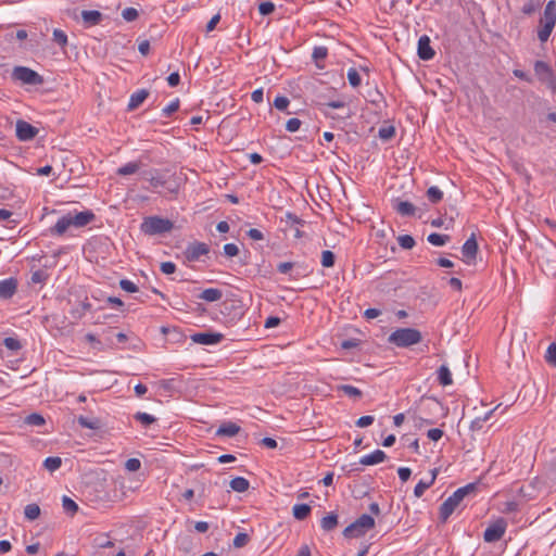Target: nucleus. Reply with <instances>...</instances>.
Instances as JSON below:
<instances>
[{"mask_svg":"<svg viewBox=\"0 0 556 556\" xmlns=\"http://www.w3.org/2000/svg\"><path fill=\"white\" fill-rule=\"evenodd\" d=\"M248 236L252 239V240H263L264 239V235L261 230L256 229V228H251L249 231H248Z\"/></svg>","mask_w":556,"mask_h":556,"instance_id":"obj_62","label":"nucleus"},{"mask_svg":"<svg viewBox=\"0 0 556 556\" xmlns=\"http://www.w3.org/2000/svg\"><path fill=\"white\" fill-rule=\"evenodd\" d=\"M478 490V483L471 482L457 489L440 506L439 518L445 522L450 516L460 506L462 502L468 496H475Z\"/></svg>","mask_w":556,"mask_h":556,"instance_id":"obj_2","label":"nucleus"},{"mask_svg":"<svg viewBox=\"0 0 556 556\" xmlns=\"http://www.w3.org/2000/svg\"><path fill=\"white\" fill-rule=\"evenodd\" d=\"M395 135V128L393 126H384L379 129V138L382 140H390Z\"/></svg>","mask_w":556,"mask_h":556,"instance_id":"obj_46","label":"nucleus"},{"mask_svg":"<svg viewBox=\"0 0 556 556\" xmlns=\"http://www.w3.org/2000/svg\"><path fill=\"white\" fill-rule=\"evenodd\" d=\"M290 104V101L287 97L278 96L274 100V106L279 111H285Z\"/></svg>","mask_w":556,"mask_h":556,"instance_id":"obj_48","label":"nucleus"},{"mask_svg":"<svg viewBox=\"0 0 556 556\" xmlns=\"http://www.w3.org/2000/svg\"><path fill=\"white\" fill-rule=\"evenodd\" d=\"M258 11L262 15H269L275 11V4L273 2L266 1L262 2L258 5Z\"/></svg>","mask_w":556,"mask_h":556,"instance_id":"obj_54","label":"nucleus"},{"mask_svg":"<svg viewBox=\"0 0 556 556\" xmlns=\"http://www.w3.org/2000/svg\"><path fill=\"white\" fill-rule=\"evenodd\" d=\"M450 239L451 238L448 235H441L437 232L430 233L427 238L428 242L435 247H442L450 241Z\"/></svg>","mask_w":556,"mask_h":556,"instance_id":"obj_28","label":"nucleus"},{"mask_svg":"<svg viewBox=\"0 0 556 556\" xmlns=\"http://www.w3.org/2000/svg\"><path fill=\"white\" fill-rule=\"evenodd\" d=\"M387 454L381 450H376L371 454L365 455L359 459V464L364 466H371L383 462Z\"/></svg>","mask_w":556,"mask_h":556,"instance_id":"obj_17","label":"nucleus"},{"mask_svg":"<svg viewBox=\"0 0 556 556\" xmlns=\"http://www.w3.org/2000/svg\"><path fill=\"white\" fill-rule=\"evenodd\" d=\"M62 507L65 513L74 515L78 510V505L71 497L64 495L62 497Z\"/></svg>","mask_w":556,"mask_h":556,"instance_id":"obj_33","label":"nucleus"},{"mask_svg":"<svg viewBox=\"0 0 556 556\" xmlns=\"http://www.w3.org/2000/svg\"><path fill=\"white\" fill-rule=\"evenodd\" d=\"M280 318L277 316H270L265 321V328H274L280 324Z\"/></svg>","mask_w":556,"mask_h":556,"instance_id":"obj_63","label":"nucleus"},{"mask_svg":"<svg viewBox=\"0 0 556 556\" xmlns=\"http://www.w3.org/2000/svg\"><path fill=\"white\" fill-rule=\"evenodd\" d=\"M311 506L307 504H296L293 506L292 513L293 517L298 520H304L311 514Z\"/></svg>","mask_w":556,"mask_h":556,"instance_id":"obj_26","label":"nucleus"},{"mask_svg":"<svg viewBox=\"0 0 556 556\" xmlns=\"http://www.w3.org/2000/svg\"><path fill=\"white\" fill-rule=\"evenodd\" d=\"M376 522L374 517L367 514L359 516L354 522L349 525L343 530V536L346 539H356L364 536L369 530L375 527Z\"/></svg>","mask_w":556,"mask_h":556,"instance_id":"obj_5","label":"nucleus"},{"mask_svg":"<svg viewBox=\"0 0 556 556\" xmlns=\"http://www.w3.org/2000/svg\"><path fill=\"white\" fill-rule=\"evenodd\" d=\"M17 288V282L13 278H8L0 281V299H10L14 295Z\"/></svg>","mask_w":556,"mask_h":556,"instance_id":"obj_15","label":"nucleus"},{"mask_svg":"<svg viewBox=\"0 0 556 556\" xmlns=\"http://www.w3.org/2000/svg\"><path fill=\"white\" fill-rule=\"evenodd\" d=\"M555 26L548 24H541L538 30V38L541 42L547 41Z\"/></svg>","mask_w":556,"mask_h":556,"instance_id":"obj_35","label":"nucleus"},{"mask_svg":"<svg viewBox=\"0 0 556 556\" xmlns=\"http://www.w3.org/2000/svg\"><path fill=\"white\" fill-rule=\"evenodd\" d=\"M534 73L542 83H546L551 88H554L555 77L547 63L544 61H535Z\"/></svg>","mask_w":556,"mask_h":556,"instance_id":"obj_11","label":"nucleus"},{"mask_svg":"<svg viewBox=\"0 0 556 556\" xmlns=\"http://www.w3.org/2000/svg\"><path fill=\"white\" fill-rule=\"evenodd\" d=\"M12 78L25 85H40L42 83V77L26 66H15L12 72Z\"/></svg>","mask_w":556,"mask_h":556,"instance_id":"obj_7","label":"nucleus"},{"mask_svg":"<svg viewBox=\"0 0 556 556\" xmlns=\"http://www.w3.org/2000/svg\"><path fill=\"white\" fill-rule=\"evenodd\" d=\"M62 465V459L58 456L47 457L43 462V466L50 472L58 470Z\"/></svg>","mask_w":556,"mask_h":556,"instance_id":"obj_32","label":"nucleus"},{"mask_svg":"<svg viewBox=\"0 0 556 556\" xmlns=\"http://www.w3.org/2000/svg\"><path fill=\"white\" fill-rule=\"evenodd\" d=\"M224 339V336L219 332H197L191 336V340L194 343L202 345H214Z\"/></svg>","mask_w":556,"mask_h":556,"instance_id":"obj_13","label":"nucleus"},{"mask_svg":"<svg viewBox=\"0 0 556 556\" xmlns=\"http://www.w3.org/2000/svg\"><path fill=\"white\" fill-rule=\"evenodd\" d=\"M336 262V255L329 250H325L321 253V265L324 267H332Z\"/></svg>","mask_w":556,"mask_h":556,"instance_id":"obj_38","label":"nucleus"},{"mask_svg":"<svg viewBox=\"0 0 556 556\" xmlns=\"http://www.w3.org/2000/svg\"><path fill=\"white\" fill-rule=\"evenodd\" d=\"M293 267H294V263L283 262V263L278 264L277 270L281 274H288Z\"/></svg>","mask_w":556,"mask_h":556,"instance_id":"obj_59","label":"nucleus"},{"mask_svg":"<svg viewBox=\"0 0 556 556\" xmlns=\"http://www.w3.org/2000/svg\"><path fill=\"white\" fill-rule=\"evenodd\" d=\"M348 80L350 85L354 88L358 87L362 81L358 72L353 67L348 71Z\"/></svg>","mask_w":556,"mask_h":556,"instance_id":"obj_43","label":"nucleus"},{"mask_svg":"<svg viewBox=\"0 0 556 556\" xmlns=\"http://www.w3.org/2000/svg\"><path fill=\"white\" fill-rule=\"evenodd\" d=\"M122 16L126 22H132L138 17V11L135 8H126L122 11Z\"/></svg>","mask_w":556,"mask_h":556,"instance_id":"obj_49","label":"nucleus"},{"mask_svg":"<svg viewBox=\"0 0 556 556\" xmlns=\"http://www.w3.org/2000/svg\"><path fill=\"white\" fill-rule=\"evenodd\" d=\"M240 431V427L235 424V422H225L216 431V434L217 435H222V437H235L236 434H238Z\"/></svg>","mask_w":556,"mask_h":556,"instance_id":"obj_20","label":"nucleus"},{"mask_svg":"<svg viewBox=\"0 0 556 556\" xmlns=\"http://www.w3.org/2000/svg\"><path fill=\"white\" fill-rule=\"evenodd\" d=\"M77 422L80 427L90 429V430H97L100 428V425H101V422L98 418L87 417V416H83V415L77 417Z\"/></svg>","mask_w":556,"mask_h":556,"instance_id":"obj_23","label":"nucleus"},{"mask_svg":"<svg viewBox=\"0 0 556 556\" xmlns=\"http://www.w3.org/2000/svg\"><path fill=\"white\" fill-rule=\"evenodd\" d=\"M81 20L87 26H93L101 22L102 13L97 10H84L81 12Z\"/></svg>","mask_w":556,"mask_h":556,"instance_id":"obj_18","label":"nucleus"},{"mask_svg":"<svg viewBox=\"0 0 556 556\" xmlns=\"http://www.w3.org/2000/svg\"><path fill=\"white\" fill-rule=\"evenodd\" d=\"M3 345L12 352H16L22 349L20 340L13 337L5 338L3 340Z\"/></svg>","mask_w":556,"mask_h":556,"instance_id":"obj_39","label":"nucleus"},{"mask_svg":"<svg viewBox=\"0 0 556 556\" xmlns=\"http://www.w3.org/2000/svg\"><path fill=\"white\" fill-rule=\"evenodd\" d=\"M427 198L432 203H439L443 199V192L437 186H432L427 190Z\"/></svg>","mask_w":556,"mask_h":556,"instance_id":"obj_34","label":"nucleus"},{"mask_svg":"<svg viewBox=\"0 0 556 556\" xmlns=\"http://www.w3.org/2000/svg\"><path fill=\"white\" fill-rule=\"evenodd\" d=\"M134 418L144 426H149L152 422H154V420H155V418L152 415H150L148 413H143V412L136 413Z\"/></svg>","mask_w":556,"mask_h":556,"instance_id":"obj_44","label":"nucleus"},{"mask_svg":"<svg viewBox=\"0 0 556 556\" xmlns=\"http://www.w3.org/2000/svg\"><path fill=\"white\" fill-rule=\"evenodd\" d=\"M492 413H493V410H490L483 417H477L475 420L471 421L470 429L479 430L482 427V424L485 422L490 418Z\"/></svg>","mask_w":556,"mask_h":556,"instance_id":"obj_51","label":"nucleus"},{"mask_svg":"<svg viewBox=\"0 0 556 556\" xmlns=\"http://www.w3.org/2000/svg\"><path fill=\"white\" fill-rule=\"evenodd\" d=\"M161 270L166 275L174 274V262H164L161 264Z\"/></svg>","mask_w":556,"mask_h":556,"instance_id":"obj_64","label":"nucleus"},{"mask_svg":"<svg viewBox=\"0 0 556 556\" xmlns=\"http://www.w3.org/2000/svg\"><path fill=\"white\" fill-rule=\"evenodd\" d=\"M328 55V49L324 46L315 47L313 50L312 58L316 63H319L320 61H324ZM319 67H321L319 64H317Z\"/></svg>","mask_w":556,"mask_h":556,"instance_id":"obj_36","label":"nucleus"},{"mask_svg":"<svg viewBox=\"0 0 556 556\" xmlns=\"http://www.w3.org/2000/svg\"><path fill=\"white\" fill-rule=\"evenodd\" d=\"M375 418L372 416L366 415L357 419L356 426L359 428H364L370 426L374 422Z\"/></svg>","mask_w":556,"mask_h":556,"instance_id":"obj_58","label":"nucleus"},{"mask_svg":"<svg viewBox=\"0 0 556 556\" xmlns=\"http://www.w3.org/2000/svg\"><path fill=\"white\" fill-rule=\"evenodd\" d=\"M25 421L27 425L40 427L45 424V418L40 414L33 413L26 417Z\"/></svg>","mask_w":556,"mask_h":556,"instance_id":"obj_42","label":"nucleus"},{"mask_svg":"<svg viewBox=\"0 0 556 556\" xmlns=\"http://www.w3.org/2000/svg\"><path fill=\"white\" fill-rule=\"evenodd\" d=\"M224 253L228 257H233L239 254V248L235 243H227L224 245Z\"/></svg>","mask_w":556,"mask_h":556,"instance_id":"obj_56","label":"nucleus"},{"mask_svg":"<svg viewBox=\"0 0 556 556\" xmlns=\"http://www.w3.org/2000/svg\"><path fill=\"white\" fill-rule=\"evenodd\" d=\"M39 130L26 121L18 119L15 124V135L20 141H30Z\"/></svg>","mask_w":556,"mask_h":556,"instance_id":"obj_10","label":"nucleus"},{"mask_svg":"<svg viewBox=\"0 0 556 556\" xmlns=\"http://www.w3.org/2000/svg\"><path fill=\"white\" fill-rule=\"evenodd\" d=\"M438 380L441 386L446 387L453 383L452 374L447 366L441 365L438 369Z\"/></svg>","mask_w":556,"mask_h":556,"instance_id":"obj_25","label":"nucleus"},{"mask_svg":"<svg viewBox=\"0 0 556 556\" xmlns=\"http://www.w3.org/2000/svg\"><path fill=\"white\" fill-rule=\"evenodd\" d=\"M397 473H399L400 479L403 482H406L412 475V470L407 467H401V468H399Z\"/></svg>","mask_w":556,"mask_h":556,"instance_id":"obj_60","label":"nucleus"},{"mask_svg":"<svg viewBox=\"0 0 556 556\" xmlns=\"http://www.w3.org/2000/svg\"><path fill=\"white\" fill-rule=\"evenodd\" d=\"M250 538L247 533H238L233 539V546L237 548L243 547L248 544Z\"/></svg>","mask_w":556,"mask_h":556,"instance_id":"obj_50","label":"nucleus"},{"mask_svg":"<svg viewBox=\"0 0 556 556\" xmlns=\"http://www.w3.org/2000/svg\"><path fill=\"white\" fill-rule=\"evenodd\" d=\"M119 287L129 293H134L138 291V287L129 279H122L119 281Z\"/></svg>","mask_w":556,"mask_h":556,"instance_id":"obj_52","label":"nucleus"},{"mask_svg":"<svg viewBox=\"0 0 556 556\" xmlns=\"http://www.w3.org/2000/svg\"><path fill=\"white\" fill-rule=\"evenodd\" d=\"M393 207L402 216H412L416 211L415 205L408 201H396Z\"/></svg>","mask_w":556,"mask_h":556,"instance_id":"obj_21","label":"nucleus"},{"mask_svg":"<svg viewBox=\"0 0 556 556\" xmlns=\"http://www.w3.org/2000/svg\"><path fill=\"white\" fill-rule=\"evenodd\" d=\"M301 121L296 117H292L290 119H288L287 124H286V129L290 132H295L300 129L301 127Z\"/></svg>","mask_w":556,"mask_h":556,"instance_id":"obj_55","label":"nucleus"},{"mask_svg":"<svg viewBox=\"0 0 556 556\" xmlns=\"http://www.w3.org/2000/svg\"><path fill=\"white\" fill-rule=\"evenodd\" d=\"M338 390L343 391L348 396L351 397H361L362 391L350 384H342L338 387Z\"/></svg>","mask_w":556,"mask_h":556,"instance_id":"obj_40","label":"nucleus"},{"mask_svg":"<svg viewBox=\"0 0 556 556\" xmlns=\"http://www.w3.org/2000/svg\"><path fill=\"white\" fill-rule=\"evenodd\" d=\"M140 164L138 162H128L125 165L117 168V175L127 176L138 172Z\"/></svg>","mask_w":556,"mask_h":556,"instance_id":"obj_30","label":"nucleus"},{"mask_svg":"<svg viewBox=\"0 0 556 556\" xmlns=\"http://www.w3.org/2000/svg\"><path fill=\"white\" fill-rule=\"evenodd\" d=\"M223 296V291L220 289H217V288H208V289H205L203 290L200 294H199V299L201 300H204L206 302H216V301H219Z\"/></svg>","mask_w":556,"mask_h":556,"instance_id":"obj_22","label":"nucleus"},{"mask_svg":"<svg viewBox=\"0 0 556 556\" xmlns=\"http://www.w3.org/2000/svg\"><path fill=\"white\" fill-rule=\"evenodd\" d=\"M430 38L427 35H424L418 40L417 54L419 59L424 61H429L433 59L435 52L430 45Z\"/></svg>","mask_w":556,"mask_h":556,"instance_id":"obj_14","label":"nucleus"},{"mask_svg":"<svg viewBox=\"0 0 556 556\" xmlns=\"http://www.w3.org/2000/svg\"><path fill=\"white\" fill-rule=\"evenodd\" d=\"M432 485V481H424V480H420L415 489H414V494L416 497H420L424 495L425 491L427 489H429L430 486Z\"/></svg>","mask_w":556,"mask_h":556,"instance_id":"obj_47","label":"nucleus"},{"mask_svg":"<svg viewBox=\"0 0 556 556\" xmlns=\"http://www.w3.org/2000/svg\"><path fill=\"white\" fill-rule=\"evenodd\" d=\"M53 41L64 48L67 45V35L62 29L55 28L53 30Z\"/></svg>","mask_w":556,"mask_h":556,"instance_id":"obj_37","label":"nucleus"},{"mask_svg":"<svg viewBox=\"0 0 556 556\" xmlns=\"http://www.w3.org/2000/svg\"><path fill=\"white\" fill-rule=\"evenodd\" d=\"M536 260L543 269L556 275V244L552 240H546L539 245Z\"/></svg>","mask_w":556,"mask_h":556,"instance_id":"obj_4","label":"nucleus"},{"mask_svg":"<svg viewBox=\"0 0 556 556\" xmlns=\"http://www.w3.org/2000/svg\"><path fill=\"white\" fill-rule=\"evenodd\" d=\"M250 482L243 477H236L230 481V488L239 493L248 491Z\"/></svg>","mask_w":556,"mask_h":556,"instance_id":"obj_27","label":"nucleus"},{"mask_svg":"<svg viewBox=\"0 0 556 556\" xmlns=\"http://www.w3.org/2000/svg\"><path fill=\"white\" fill-rule=\"evenodd\" d=\"M219 21H220V15L219 14H215L210 20V22L206 24V33H210V31L214 30Z\"/></svg>","mask_w":556,"mask_h":556,"instance_id":"obj_61","label":"nucleus"},{"mask_svg":"<svg viewBox=\"0 0 556 556\" xmlns=\"http://www.w3.org/2000/svg\"><path fill=\"white\" fill-rule=\"evenodd\" d=\"M506 528V520L504 518H498L485 529L483 533L484 541L488 543L500 541L504 536Z\"/></svg>","mask_w":556,"mask_h":556,"instance_id":"obj_9","label":"nucleus"},{"mask_svg":"<svg viewBox=\"0 0 556 556\" xmlns=\"http://www.w3.org/2000/svg\"><path fill=\"white\" fill-rule=\"evenodd\" d=\"M281 222L286 223L287 226L294 228L296 226H304L305 220L296 216L295 214L291 212H287L285 214V217L281 218Z\"/></svg>","mask_w":556,"mask_h":556,"instance_id":"obj_29","label":"nucleus"},{"mask_svg":"<svg viewBox=\"0 0 556 556\" xmlns=\"http://www.w3.org/2000/svg\"><path fill=\"white\" fill-rule=\"evenodd\" d=\"M208 253L210 247L206 243L199 241L191 242L182 253L184 263L199 261L201 256L207 255Z\"/></svg>","mask_w":556,"mask_h":556,"instance_id":"obj_8","label":"nucleus"},{"mask_svg":"<svg viewBox=\"0 0 556 556\" xmlns=\"http://www.w3.org/2000/svg\"><path fill=\"white\" fill-rule=\"evenodd\" d=\"M148 97V92L146 90H138L134 92L128 102V109L134 110L138 108Z\"/></svg>","mask_w":556,"mask_h":556,"instance_id":"obj_24","label":"nucleus"},{"mask_svg":"<svg viewBox=\"0 0 556 556\" xmlns=\"http://www.w3.org/2000/svg\"><path fill=\"white\" fill-rule=\"evenodd\" d=\"M397 242L400 247L405 250H409L415 245V239L409 235L399 236Z\"/></svg>","mask_w":556,"mask_h":556,"instance_id":"obj_41","label":"nucleus"},{"mask_svg":"<svg viewBox=\"0 0 556 556\" xmlns=\"http://www.w3.org/2000/svg\"><path fill=\"white\" fill-rule=\"evenodd\" d=\"M421 340V332L415 328H399L388 337V342L397 348H409L420 343Z\"/></svg>","mask_w":556,"mask_h":556,"instance_id":"obj_3","label":"nucleus"},{"mask_svg":"<svg viewBox=\"0 0 556 556\" xmlns=\"http://www.w3.org/2000/svg\"><path fill=\"white\" fill-rule=\"evenodd\" d=\"M427 437L432 441H439L443 437V431L439 428L428 430Z\"/></svg>","mask_w":556,"mask_h":556,"instance_id":"obj_57","label":"nucleus"},{"mask_svg":"<svg viewBox=\"0 0 556 556\" xmlns=\"http://www.w3.org/2000/svg\"><path fill=\"white\" fill-rule=\"evenodd\" d=\"M545 359L551 366L556 367V343H552L548 345L545 354Z\"/></svg>","mask_w":556,"mask_h":556,"instance_id":"obj_45","label":"nucleus"},{"mask_svg":"<svg viewBox=\"0 0 556 556\" xmlns=\"http://www.w3.org/2000/svg\"><path fill=\"white\" fill-rule=\"evenodd\" d=\"M339 525L338 515L333 511L323 517L320 520V527L324 531L329 532L334 530Z\"/></svg>","mask_w":556,"mask_h":556,"instance_id":"obj_19","label":"nucleus"},{"mask_svg":"<svg viewBox=\"0 0 556 556\" xmlns=\"http://www.w3.org/2000/svg\"><path fill=\"white\" fill-rule=\"evenodd\" d=\"M141 467V462L138 458H128L125 463V469L128 471H137Z\"/></svg>","mask_w":556,"mask_h":556,"instance_id":"obj_53","label":"nucleus"},{"mask_svg":"<svg viewBox=\"0 0 556 556\" xmlns=\"http://www.w3.org/2000/svg\"><path fill=\"white\" fill-rule=\"evenodd\" d=\"M24 515L26 519L35 520L40 516V507L35 503L28 504L24 508Z\"/></svg>","mask_w":556,"mask_h":556,"instance_id":"obj_31","label":"nucleus"},{"mask_svg":"<svg viewBox=\"0 0 556 556\" xmlns=\"http://www.w3.org/2000/svg\"><path fill=\"white\" fill-rule=\"evenodd\" d=\"M96 218L94 213L91 210H85L81 212H68L62 215L55 225L50 228L52 236L61 237L66 233L72 227L83 228L90 224Z\"/></svg>","mask_w":556,"mask_h":556,"instance_id":"obj_1","label":"nucleus"},{"mask_svg":"<svg viewBox=\"0 0 556 556\" xmlns=\"http://www.w3.org/2000/svg\"><path fill=\"white\" fill-rule=\"evenodd\" d=\"M478 253V243L475 235L472 233L470 238H468L462 248L463 261L470 265L475 263Z\"/></svg>","mask_w":556,"mask_h":556,"instance_id":"obj_12","label":"nucleus"},{"mask_svg":"<svg viewBox=\"0 0 556 556\" xmlns=\"http://www.w3.org/2000/svg\"><path fill=\"white\" fill-rule=\"evenodd\" d=\"M541 24H548L555 26L556 24V1L551 0L547 2L544 9L543 17L541 18Z\"/></svg>","mask_w":556,"mask_h":556,"instance_id":"obj_16","label":"nucleus"},{"mask_svg":"<svg viewBox=\"0 0 556 556\" xmlns=\"http://www.w3.org/2000/svg\"><path fill=\"white\" fill-rule=\"evenodd\" d=\"M173 224L167 218H161L157 216H151L143 220L141 229L147 235H160L169 231Z\"/></svg>","mask_w":556,"mask_h":556,"instance_id":"obj_6","label":"nucleus"}]
</instances>
